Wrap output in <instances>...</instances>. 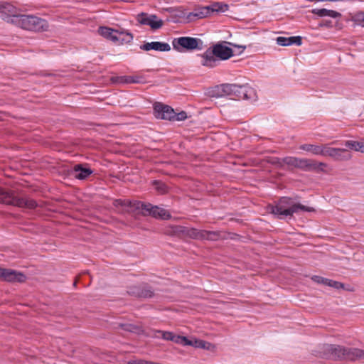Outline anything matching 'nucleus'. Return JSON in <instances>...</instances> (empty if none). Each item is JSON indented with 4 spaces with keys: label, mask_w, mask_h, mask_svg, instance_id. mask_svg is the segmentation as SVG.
Wrapping results in <instances>:
<instances>
[{
    "label": "nucleus",
    "mask_w": 364,
    "mask_h": 364,
    "mask_svg": "<svg viewBox=\"0 0 364 364\" xmlns=\"http://www.w3.org/2000/svg\"><path fill=\"white\" fill-rule=\"evenodd\" d=\"M115 209L118 212H133L144 215H151L156 218L168 219L169 213L163 208L154 206L150 203H144L141 201L130 202L126 199H115ZM117 210H115V212Z\"/></svg>",
    "instance_id": "nucleus-1"
},
{
    "label": "nucleus",
    "mask_w": 364,
    "mask_h": 364,
    "mask_svg": "<svg viewBox=\"0 0 364 364\" xmlns=\"http://www.w3.org/2000/svg\"><path fill=\"white\" fill-rule=\"evenodd\" d=\"M154 185L155 188L161 193H164L166 191V185L161 181H154Z\"/></svg>",
    "instance_id": "nucleus-34"
},
{
    "label": "nucleus",
    "mask_w": 364,
    "mask_h": 364,
    "mask_svg": "<svg viewBox=\"0 0 364 364\" xmlns=\"http://www.w3.org/2000/svg\"><path fill=\"white\" fill-rule=\"evenodd\" d=\"M211 96L215 97L230 96L243 100H255L257 97L256 92L252 87L247 85H238L236 84H225L217 86L213 90Z\"/></svg>",
    "instance_id": "nucleus-2"
},
{
    "label": "nucleus",
    "mask_w": 364,
    "mask_h": 364,
    "mask_svg": "<svg viewBox=\"0 0 364 364\" xmlns=\"http://www.w3.org/2000/svg\"><path fill=\"white\" fill-rule=\"evenodd\" d=\"M277 43L282 46H288L293 44L300 46L301 44V38L299 36L292 37H277L276 39Z\"/></svg>",
    "instance_id": "nucleus-22"
},
{
    "label": "nucleus",
    "mask_w": 364,
    "mask_h": 364,
    "mask_svg": "<svg viewBox=\"0 0 364 364\" xmlns=\"http://www.w3.org/2000/svg\"><path fill=\"white\" fill-rule=\"evenodd\" d=\"M313 164H314V168H312V171L319 170L323 171V168L327 166V164L323 162H318L316 160H313Z\"/></svg>",
    "instance_id": "nucleus-37"
},
{
    "label": "nucleus",
    "mask_w": 364,
    "mask_h": 364,
    "mask_svg": "<svg viewBox=\"0 0 364 364\" xmlns=\"http://www.w3.org/2000/svg\"><path fill=\"white\" fill-rule=\"evenodd\" d=\"M73 171L75 177L80 180L86 178L92 173L90 168H83L80 164L75 166Z\"/></svg>",
    "instance_id": "nucleus-26"
},
{
    "label": "nucleus",
    "mask_w": 364,
    "mask_h": 364,
    "mask_svg": "<svg viewBox=\"0 0 364 364\" xmlns=\"http://www.w3.org/2000/svg\"><path fill=\"white\" fill-rule=\"evenodd\" d=\"M325 285L331 287H333V288L338 289H341V288H343V284L336 282V281L328 279H326V281H325Z\"/></svg>",
    "instance_id": "nucleus-32"
},
{
    "label": "nucleus",
    "mask_w": 364,
    "mask_h": 364,
    "mask_svg": "<svg viewBox=\"0 0 364 364\" xmlns=\"http://www.w3.org/2000/svg\"><path fill=\"white\" fill-rule=\"evenodd\" d=\"M11 23L23 29L36 32L46 31L49 28L47 21L33 15L15 16L12 18Z\"/></svg>",
    "instance_id": "nucleus-4"
},
{
    "label": "nucleus",
    "mask_w": 364,
    "mask_h": 364,
    "mask_svg": "<svg viewBox=\"0 0 364 364\" xmlns=\"http://www.w3.org/2000/svg\"><path fill=\"white\" fill-rule=\"evenodd\" d=\"M155 116L158 119L172 120L174 119L175 112L169 106L163 104H156L154 106Z\"/></svg>",
    "instance_id": "nucleus-12"
},
{
    "label": "nucleus",
    "mask_w": 364,
    "mask_h": 364,
    "mask_svg": "<svg viewBox=\"0 0 364 364\" xmlns=\"http://www.w3.org/2000/svg\"><path fill=\"white\" fill-rule=\"evenodd\" d=\"M0 203L12 205L19 208L33 209L36 202L29 198L16 196L14 192L0 187Z\"/></svg>",
    "instance_id": "nucleus-5"
},
{
    "label": "nucleus",
    "mask_w": 364,
    "mask_h": 364,
    "mask_svg": "<svg viewBox=\"0 0 364 364\" xmlns=\"http://www.w3.org/2000/svg\"><path fill=\"white\" fill-rule=\"evenodd\" d=\"M325 350L334 359H344L346 348L341 346L326 345Z\"/></svg>",
    "instance_id": "nucleus-19"
},
{
    "label": "nucleus",
    "mask_w": 364,
    "mask_h": 364,
    "mask_svg": "<svg viewBox=\"0 0 364 364\" xmlns=\"http://www.w3.org/2000/svg\"><path fill=\"white\" fill-rule=\"evenodd\" d=\"M141 49L149 51L151 50H154L156 51H169L171 50V46L167 43L159 42V41H153L151 43H146L144 45L141 46Z\"/></svg>",
    "instance_id": "nucleus-18"
},
{
    "label": "nucleus",
    "mask_w": 364,
    "mask_h": 364,
    "mask_svg": "<svg viewBox=\"0 0 364 364\" xmlns=\"http://www.w3.org/2000/svg\"><path fill=\"white\" fill-rule=\"evenodd\" d=\"M312 280L318 284H325V281H326V278L321 277L320 276H314L312 277Z\"/></svg>",
    "instance_id": "nucleus-40"
},
{
    "label": "nucleus",
    "mask_w": 364,
    "mask_h": 364,
    "mask_svg": "<svg viewBox=\"0 0 364 364\" xmlns=\"http://www.w3.org/2000/svg\"><path fill=\"white\" fill-rule=\"evenodd\" d=\"M343 144L346 146V149H348L349 151L353 150L355 151L364 153V143L363 142L348 140L345 141Z\"/></svg>",
    "instance_id": "nucleus-25"
},
{
    "label": "nucleus",
    "mask_w": 364,
    "mask_h": 364,
    "mask_svg": "<svg viewBox=\"0 0 364 364\" xmlns=\"http://www.w3.org/2000/svg\"><path fill=\"white\" fill-rule=\"evenodd\" d=\"M270 163L280 168L284 167V159L272 158Z\"/></svg>",
    "instance_id": "nucleus-36"
},
{
    "label": "nucleus",
    "mask_w": 364,
    "mask_h": 364,
    "mask_svg": "<svg viewBox=\"0 0 364 364\" xmlns=\"http://www.w3.org/2000/svg\"><path fill=\"white\" fill-rule=\"evenodd\" d=\"M355 21L358 24L364 27V12L358 13L355 16Z\"/></svg>",
    "instance_id": "nucleus-35"
},
{
    "label": "nucleus",
    "mask_w": 364,
    "mask_h": 364,
    "mask_svg": "<svg viewBox=\"0 0 364 364\" xmlns=\"http://www.w3.org/2000/svg\"><path fill=\"white\" fill-rule=\"evenodd\" d=\"M133 39L131 33L123 28L115 27V43L117 45H124L130 43Z\"/></svg>",
    "instance_id": "nucleus-15"
},
{
    "label": "nucleus",
    "mask_w": 364,
    "mask_h": 364,
    "mask_svg": "<svg viewBox=\"0 0 364 364\" xmlns=\"http://www.w3.org/2000/svg\"><path fill=\"white\" fill-rule=\"evenodd\" d=\"M284 166H287L288 168H297L298 158L294 156H287L284 158Z\"/></svg>",
    "instance_id": "nucleus-31"
},
{
    "label": "nucleus",
    "mask_w": 364,
    "mask_h": 364,
    "mask_svg": "<svg viewBox=\"0 0 364 364\" xmlns=\"http://www.w3.org/2000/svg\"><path fill=\"white\" fill-rule=\"evenodd\" d=\"M128 292L139 298H151L154 296L153 291L147 286L133 287Z\"/></svg>",
    "instance_id": "nucleus-17"
},
{
    "label": "nucleus",
    "mask_w": 364,
    "mask_h": 364,
    "mask_svg": "<svg viewBox=\"0 0 364 364\" xmlns=\"http://www.w3.org/2000/svg\"><path fill=\"white\" fill-rule=\"evenodd\" d=\"M173 47L178 51H181V48L186 50L202 49L203 41L193 37H180L173 39Z\"/></svg>",
    "instance_id": "nucleus-6"
},
{
    "label": "nucleus",
    "mask_w": 364,
    "mask_h": 364,
    "mask_svg": "<svg viewBox=\"0 0 364 364\" xmlns=\"http://www.w3.org/2000/svg\"><path fill=\"white\" fill-rule=\"evenodd\" d=\"M0 13L3 15V19L11 23L13 18L21 16L18 14L17 9L8 3L0 4Z\"/></svg>",
    "instance_id": "nucleus-14"
},
{
    "label": "nucleus",
    "mask_w": 364,
    "mask_h": 364,
    "mask_svg": "<svg viewBox=\"0 0 364 364\" xmlns=\"http://www.w3.org/2000/svg\"><path fill=\"white\" fill-rule=\"evenodd\" d=\"M187 117L186 113L185 112H181L178 114L175 113L174 119L176 121L184 120Z\"/></svg>",
    "instance_id": "nucleus-38"
},
{
    "label": "nucleus",
    "mask_w": 364,
    "mask_h": 364,
    "mask_svg": "<svg viewBox=\"0 0 364 364\" xmlns=\"http://www.w3.org/2000/svg\"><path fill=\"white\" fill-rule=\"evenodd\" d=\"M184 341H182L181 345L193 346L196 348H201L210 351H214L216 348L215 346L210 342L203 340L197 339L196 338H188L183 336Z\"/></svg>",
    "instance_id": "nucleus-11"
},
{
    "label": "nucleus",
    "mask_w": 364,
    "mask_h": 364,
    "mask_svg": "<svg viewBox=\"0 0 364 364\" xmlns=\"http://www.w3.org/2000/svg\"><path fill=\"white\" fill-rule=\"evenodd\" d=\"M137 21L143 25H148L152 29L156 30L163 26V21L159 19L156 15L141 13L137 16Z\"/></svg>",
    "instance_id": "nucleus-9"
},
{
    "label": "nucleus",
    "mask_w": 364,
    "mask_h": 364,
    "mask_svg": "<svg viewBox=\"0 0 364 364\" xmlns=\"http://www.w3.org/2000/svg\"><path fill=\"white\" fill-rule=\"evenodd\" d=\"M26 277L18 272L11 269L0 268V279L9 282H23Z\"/></svg>",
    "instance_id": "nucleus-10"
},
{
    "label": "nucleus",
    "mask_w": 364,
    "mask_h": 364,
    "mask_svg": "<svg viewBox=\"0 0 364 364\" xmlns=\"http://www.w3.org/2000/svg\"><path fill=\"white\" fill-rule=\"evenodd\" d=\"M299 149L308 152H311L314 155L324 156L325 144L318 146L314 144H305L301 145L299 146Z\"/></svg>",
    "instance_id": "nucleus-21"
},
{
    "label": "nucleus",
    "mask_w": 364,
    "mask_h": 364,
    "mask_svg": "<svg viewBox=\"0 0 364 364\" xmlns=\"http://www.w3.org/2000/svg\"><path fill=\"white\" fill-rule=\"evenodd\" d=\"M323 156L331 157L338 161H346L350 160L353 155L348 149L331 147L326 144Z\"/></svg>",
    "instance_id": "nucleus-7"
},
{
    "label": "nucleus",
    "mask_w": 364,
    "mask_h": 364,
    "mask_svg": "<svg viewBox=\"0 0 364 364\" xmlns=\"http://www.w3.org/2000/svg\"><path fill=\"white\" fill-rule=\"evenodd\" d=\"M210 11L212 12H225L228 11V6L227 4L215 2L210 6H208Z\"/></svg>",
    "instance_id": "nucleus-30"
},
{
    "label": "nucleus",
    "mask_w": 364,
    "mask_h": 364,
    "mask_svg": "<svg viewBox=\"0 0 364 364\" xmlns=\"http://www.w3.org/2000/svg\"><path fill=\"white\" fill-rule=\"evenodd\" d=\"M174 232L181 233L193 239H213L212 235H215L214 232L205 230H198L195 228H186L183 226H176Z\"/></svg>",
    "instance_id": "nucleus-8"
},
{
    "label": "nucleus",
    "mask_w": 364,
    "mask_h": 364,
    "mask_svg": "<svg viewBox=\"0 0 364 364\" xmlns=\"http://www.w3.org/2000/svg\"><path fill=\"white\" fill-rule=\"evenodd\" d=\"M156 333H159L163 339L171 341L178 344H181L182 341L185 340L183 338V336L175 335L171 331H157Z\"/></svg>",
    "instance_id": "nucleus-24"
},
{
    "label": "nucleus",
    "mask_w": 364,
    "mask_h": 364,
    "mask_svg": "<svg viewBox=\"0 0 364 364\" xmlns=\"http://www.w3.org/2000/svg\"><path fill=\"white\" fill-rule=\"evenodd\" d=\"M202 60L200 63L203 66L213 68L216 66L218 59L212 50H206L202 55H201Z\"/></svg>",
    "instance_id": "nucleus-20"
},
{
    "label": "nucleus",
    "mask_w": 364,
    "mask_h": 364,
    "mask_svg": "<svg viewBox=\"0 0 364 364\" xmlns=\"http://www.w3.org/2000/svg\"><path fill=\"white\" fill-rule=\"evenodd\" d=\"M213 50L216 56L220 60H228L233 55L232 50L223 44H216L213 47Z\"/></svg>",
    "instance_id": "nucleus-16"
},
{
    "label": "nucleus",
    "mask_w": 364,
    "mask_h": 364,
    "mask_svg": "<svg viewBox=\"0 0 364 364\" xmlns=\"http://www.w3.org/2000/svg\"><path fill=\"white\" fill-rule=\"evenodd\" d=\"M210 11L209 10L208 6H205V7L202 8L200 11L196 12L194 14V16H197L200 18H202L207 16L210 14Z\"/></svg>",
    "instance_id": "nucleus-33"
},
{
    "label": "nucleus",
    "mask_w": 364,
    "mask_h": 364,
    "mask_svg": "<svg viewBox=\"0 0 364 364\" xmlns=\"http://www.w3.org/2000/svg\"><path fill=\"white\" fill-rule=\"evenodd\" d=\"M315 14L323 17V16H329L331 18H337L340 16V14L337 11H333V10H328L326 9H315L313 11Z\"/></svg>",
    "instance_id": "nucleus-28"
},
{
    "label": "nucleus",
    "mask_w": 364,
    "mask_h": 364,
    "mask_svg": "<svg viewBox=\"0 0 364 364\" xmlns=\"http://www.w3.org/2000/svg\"><path fill=\"white\" fill-rule=\"evenodd\" d=\"M117 327L122 328V329H124L128 331H133V326L129 324H122L121 323H117Z\"/></svg>",
    "instance_id": "nucleus-39"
},
{
    "label": "nucleus",
    "mask_w": 364,
    "mask_h": 364,
    "mask_svg": "<svg viewBox=\"0 0 364 364\" xmlns=\"http://www.w3.org/2000/svg\"><path fill=\"white\" fill-rule=\"evenodd\" d=\"M146 82V78L141 74H136L134 75H123L115 77V84H144Z\"/></svg>",
    "instance_id": "nucleus-13"
},
{
    "label": "nucleus",
    "mask_w": 364,
    "mask_h": 364,
    "mask_svg": "<svg viewBox=\"0 0 364 364\" xmlns=\"http://www.w3.org/2000/svg\"><path fill=\"white\" fill-rule=\"evenodd\" d=\"M150 361L144 360H133L128 362V364H149Z\"/></svg>",
    "instance_id": "nucleus-41"
},
{
    "label": "nucleus",
    "mask_w": 364,
    "mask_h": 364,
    "mask_svg": "<svg viewBox=\"0 0 364 364\" xmlns=\"http://www.w3.org/2000/svg\"><path fill=\"white\" fill-rule=\"evenodd\" d=\"M269 210L278 218L282 219L285 217H291L299 211L313 212L314 209L296 203L291 198L282 197L274 205L269 206Z\"/></svg>",
    "instance_id": "nucleus-3"
},
{
    "label": "nucleus",
    "mask_w": 364,
    "mask_h": 364,
    "mask_svg": "<svg viewBox=\"0 0 364 364\" xmlns=\"http://www.w3.org/2000/svg\"><path fill=\"white\" fill-rule=\"evenodd\" d=\"M113 31L112 28L106 26H100L98 29V33L100 36L111 41H114Z\"/></svg>",
    "instance_id": "nucleus-29"
},
{
    "label": "nucleus",
    "mask_w": 364,
    "mask_h": 364,
    "mask_svg": "<svg viewBox=\"0 0 364 364\" xmlns=\"http://www.w3.org/2000/svg\"><path fill=\"white\" fill-rule=\"evenodd\" d=\"M314 166L313 159L298 158L297 168L305 171H312Z\"/></svg>",
    "instance_id": "nucleus-27"
},
{
    "label": "nucleus",
    "mask_w": 364,
    "mask_h": 364,
    "mask_svg": "<svg viewBox=\"0 0 364 364\" xmlns=\"http://www.w3.org/2000/svg\"><path fill=\"white\" fill-rule=\"evenodd\" d=\"M344 359L354 360L356 359H364V350L358 348H346Z\"/></svg>",
    "instance_id": "nucleus-23"
}]
</instances>
